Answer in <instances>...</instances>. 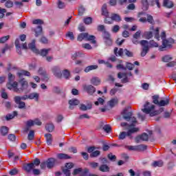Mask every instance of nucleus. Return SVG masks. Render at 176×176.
I'll list each match as a JSON object with an SVG mask.
<instances>
[{"label": "nucleus", "mask_w": 176, "mask_h": 176, "mask_svg": "<svg viewBox=\"0 0 176 176\" xmlns=\"http://www.w3.org/2000/svg\"><path fill=\"white\" fill-rule=\"evenodd\" d=\"M149 138V135L146 133H144L142 135L138 136L137 138H135V142H137V144H139L140 141H148Z\"/></svg>", "instance_id": "11"}, {"label": "nucleus", "mask_w": 176, "mask_h": 176, "mask_svg": "<svg viewBox=\"0 0 176 176\" xmlns=\"http://www.w3.org/2000/svg\"><path fill=\"white\" fill-rule=\"evenodd\" d=\"M140 45L142 46L141 56L145 57L148 52H149V47H159V44L155 42V41L151 40L149 42L146 40H142L140 41Z\"/></svg>", "instance_id": "1"}, {"label": "nucleus", "mask_w": 176, "mask_h": 176, "mask_svg": "<svg viewBox=\"0 0 176 176\" xmlns=\"http://www.w3.org/2000/svg\"><path fill=\"white\" fill-rule=\"evenodd\" d=\"M86 41L91 42V43H93L94 45H96V43H97V41H96V37L93 35H89V33H87Z\"/></svg>", "instance_id": "28"}, {"label": "nucleus", "mask_w": 176, "mask_h": 176, "mask_svg": "<svg viewBox=\"0 0 176 176\" xmlns=\"http://www.w3.org/2000/svg\"><path fill=\"white\" fill-rule=\"evenodd\" d=\"M81 176H89V169H84L83 172H82Z\"/></svg>", "instance_id": "64"}, {"label": "nucleus", "mask_w": 176, "mask_h": 176, "mask_svg": "<svg viewBox=\"0 0 176 176\" xmlns=\"http://www.w3.org/2000/svg\"><path fill=\"white\" fill-rule=\"evenodd\" d=\"M104 42L106 45V46H112V38L110 37V38H106L104 40Z\"/></svg>", "instance_id": "52"}, {"label": "nucleus", "mask_w": 176, "mask_h": 176, "mask_svg": "<svg viewBox=\"0 0 176 176\" xmlns=\"http://www.w3.org/2000/svg\"><path fill=\"white\" fill-rule=\"evenodd\" d=\"M91 104H88V106H86L85 104H81L80 105V111H87V109H91Z\"/></svg>", "instance_id": "40"}, {"label": "nucleus", "mask_w": 176, "mask_h": 176, "mask_svg": "<svg viewBox=\"0 0 176 176\" xmlns=\"http://www.w3.org/2000/svg\"><path fill=\"white\" fill-rule=\"evenodd\" d=\"M18 104V108L19 109H25V102L21 100L14 101Z\"/></svg>", "instance_id": "37"}, {"label": "nucleus", "mask_w": 176, "mask_h": 176, "mask_svg": "<svg viewBox=\"0 0 176 176\" xmlns=\"http://www.w3.org/2000/svg\"><path fill=\"white\" fill-rule=\"evenodd\" d=\"M118 47H115L114 48V54L115 56H116V57H118V56L120 57H123V55L124 54L125 56H126V57H133L134 54L133 53V52L127 50V49H124L123 50L122 48H120L118 52Z\"/></svg>", "instance_id": "4"}, {"label": "nucleus", "mask_w": 176, "mask_h": 176, "mask_svg": "<svg viewBox=\"0 0 176 176\" xmlns=\"http://www.w3.org/2000/svg\"><path fill=\"white\" fill-rule=\"evenodd\" d=\"M144 36L146 39H151L153 36V33L152 32H146L144 33Z\"/></svg>", "instance_id": "56"}, {"label": "nucleus", "mask_w": 176, "mask_h": 176, "mask_svg": "<svg viewBox=\"0 0 176 176\" xmlns=\"http://www.w3.org/2000/svg\"><path fill=\"white\" fill-rule=\"evenodd\" d=\"M35 137V132L32 130L30 131L28 135V140L29 141H32Z\"/></svg>", "instance_id": "44"}, {"label": "nucleus", "mask_w": 176, "mask_h": 176, "mask_svg": "<svg viewBox=\"0 0 176 176\" xmlns=\"http://www.w3.org/2000/svg\"><path fill=\"white\" fill-rule=\"evenodd\" d=\"M127 137V132L122 131L120 132V135H118V140H124Z\"/></svg>", "instance_id": "50"}, {"label": "nucleus", "mask_w": 176, "mask_h": 176, "mask_svg": "<svg viewBox=\"0 0 176 176\" xmlns=\"http://www.w3.org/2000/svg\"><path fill=\"white\" fill-rule=\"evenodd\" d=\"M15 46L16 47V50L18 51L19 54H21V51H20V49H28V47L27 46V43H21L20 40L19 38H16L15 41Z\"/></svg>", "instance_id": "8"}, {"label": "nucleus", "mask_w": 176, "mask_h": 176, "mask_svg": "<svg viewBox=\"0 0 176 176\" xmlns=\"http://www.w3.org/2000/svg\"><path fill=\"white\" fill-rule=\"evenodd\" d=\"M52 71L56 78H63V73H61V70L60 69V67L55 66L52 67Z\"/></svg>", "instance_id": "10"}, {"label": "nucleus", "mask_w": 176, "mask_h": 176, "mask_svg": "<svg viewBox=\"0 0 176 176\" xmlns=\"http://www.w3.org/2000/svg\"><path fill=\"white\" fill-rule=\"evenodd\" d=\"M120 30V26H119L118 25H115L114 26H113L111 31L112 32H114V34H116V32H119Z\"/></svg>", "instance_id": "54"}, {"label": "nucleus", "mask_w": 176, "mask_h": 176, "mask_svg": "<svg viewBox=\"0 0 176 176\" xmlns=\"http://www.w3.org/2000/svg\"><path fill=\"white\" fill-rule=\"evenodd\" d=\"M162 5L164 8H167L168 9H171V8L174 7V3L171 0H164Z\"/></svg>", "instance_id": "16"}, {"label": "nucleus", "mask_w": 176, "mask_h": 176, "mask_svg": "<svg viewBox=\"0 0 176 176\" xmlns=\"http://www.w3.org/2000/svg\"><path fill=\"white\" fill-rule=\"evenodd\" d=\"M29 100H34L36 102L39 101V94L33 92L29 94Z\"/></svg>", "instance_id": "17"}, {"label": "nucleus", "mask_w": 176, "mask_h": 176, "mask_svg": "<svg viewBox=\"0 0 176 176\" xmlns=\"http://www.w3.org/2000/svg\"><path fill=\"white\" fill-rule=\"evenodd\" d=\"M111 19L113 21H116L117 23H120V21L122 20V17H120V15L118 14H112L111 16Z\"/></svg>", "instance_id": "23"}, {"label": "nucleus", "mask_w": 176, "mask_h": 176, "mask_svg": "<svg viewBox=\"0 0 176 176\" xmlns=\"http://www.w3.org/2000/svg\"><path fill=\"white\" fill-rule=\"evenodd\" d=\"M143 10H148L149 9V3L148 0H142Z\"/></svg>", "instance_id": "36"}, {"label": "nucleus", "mask_w": 176, "mask_h": 176, "mask_svg": "<svg viewBox=\"0 0 176 176\" xmlns=\"http://www.w3.org/2000/svg\"><path fill=\"white\" fill-rule=\"evenodd\" d=\"M82 89L84 91H86L87 93H88V94H90L91 96H92V94H94V93H96V87H94L91 85H83Z\"/></svg>", "instance_id": "9"}, {"label": "nucleus", "mask_w": 176, "mask_h": 176, "mask_svg": "<svg viewBox=\"0 0 176 176\" xmlns=\"http://www.w3.org/2000/svg\"><path fill=\"white\" fill-rule=\"evenodd\" d=\"M63 173L66 176H70L71 175V170L69 169L66 168H64L63 169Z\"/></svg>", "instance_id": "60"}, {"label": "nucleus", "mask_w": 176, "mask_h": 176, "mask_svg": "<svg viewBox=\"0 0 176 176\" xmlns=\"http://www.w3.org/2000/svg\"><path fill=\"white\" fill-rule=\"evenodd\" d=\"M107 157L111 162H115L116 160V155L112 154V153L108 154Z\"/></svg>", "instance_id": "55"}, {"label": "nucleus", "mask_w": 176, "mask_h": 176, "mask_svg": "<svg viewBox=\"0 0 176 176\" xmlns=\"http://www.w3.org/2000/svg\"><path fill=\"white\" fill-rule=\"evenodd\" d=\"M15 116H17V111H13L12 113L7 114L6 116V120H12V119H14Z\"/></svg>", "instance_id": "25"}, {"label": "nucleus", "mask_w": 176, "mask_h": 176, "mask_svg": "<svg viewBox=\"0 0 176 176\" xmlns=\"http://www.w3.org/2000/svg\"><path fill=\"white\" fill-rule=\"evenodd\" d=\"M80 102L78 99H72L69 100V109H74V107H76V105H79Z\"/></svg>", "instance_id": "12"}, {"label": "nucleus", "mask_w": 176, "mask_h": 176, "mask_svg": "<svg viewBox=\"0 0 176 176\" xmlns=\"http://www.w3.org/2000/svg\"><path fill=\"white\" fill-rule=\"evenodd\" d=\"M134 64L127 62L126 64L125 70L129 69V71H133V69H134Z\"/></svg>", "instance_id": "45"}, {"label": "nucleus", "mask_w": 176, "mask_h": 176, "mask_svg": "<svg viewBox=\"0 0 176 176\" xmlns=\"http://www.w3.org/2000/svg\"><path fill=\"white\" fill-rule=\"evenodd\" d=\"M90 82L94 86H98L101 83V79L98 77H92Z\"/></svg>", "instance_id": "18"}, {"label": "nucleus", "mask_w": 176, "mask_h": 176, "mask_svg": "<svg viewBox=\"0 0 176 176\" xmlns=\"http://www.w3.org/2000/svg\"><path fill=\"white\" fill-rule=\"evenodd\" d=\"M102 36L104 41L105 39H109L111 38V34L106 30L102 33Z\"/></svg>", "instance_id": "57"}, {"label": "nucleus", "mask_w": 176, "mask_h": 176, "mask_svg": "<svg viewBox=\"0 0 176 176\" xmlns=\"http://www.w3.org/2000/svg\"><path fill=\"white\" fill-rule=\"evenodd\" d=\"M168 104H170V98H166V99H162L160 100L158 107H166V105H168Z\"/></svg>", "instance_id": "19"}, {"label": "nucleus", "mask_w": 176, "mask_h": 176, "mask_svg": "<svg viewBox=\"0 0 176 176\" xmlns=\"http://www.w3.org/2000/svg\"><path fill=\"white\" fill-rule=\"evenodd\" d=\"M49 52H50V49H43L39 52L38 54H41L43 57H45L49 54Z\"/></svg>", "instance_id": "41"}, {"label": "nucleus", "mask_w": 176, "mask_h": 176, "mask_svg": "<svg viewBox=\"0 0 176 176\" xmlns=\"http://www.w3.org/2000/svg\"><path fill=\"white\" fill-rule=\"evenodd\" d=\"M152 100H153V104H155V105H159V103L160 101V96L159 95H154L152 96Z\"/></svg>", "instance_id": "34"}, {"label": "nucleus", "mask_w": 176, "mask_h": 176, "mask_svg": "<svg viewBox=\"0 0 176 176\" xmlns=\"http://www.w3.org/2000/svg\"><path fill=\"white\" fill-rule=\"evenodd\" d=\"M97 68H98V65H89L85 68L84 72L86 73L90 72V71H94V69H97Z\"/></svg>", "instance_id": "24"}, {"label": "nucleus", "mask_w": 176, "mask_h": 176, "mask_svg": "<svg viewBox=\"0 0 176 176\" xmlns=\"http://www.w3.org/2000/svg\"><path fill=\"white\" fill-rule=\"evenodd\" d=\"M19 82L21 85V87L19 88ZM19 82H16V86L13 88V91L15 93H23V91L28 89V82L24 78L19 80Z\"/></svg>", "instance_id": "3"}, {"label": "nucleus", "mask_w": 176, "mask_h": 176, "mask_svg": "<svg viewBox=\"0 0 176 176\" xmlns=\"http://www.w3.org/2000/svg\"><path fill=\"white\" fill-rule=\"evenodd\" d=\"M163 164H164V163L163 161L160 160L153 162L151 166H153V167H163Z\"/></svg>", "instance_id": "38"}, {"label": "nucleus", "mask_w": 176, "mask_h": 176, "mask_svg": "<svg viewBox=\"0 0 176 176\" xmlns=\"http://www.w3.org/2000/svg\"><path fill=\"white\" fill-rule=\"evenodd\" d=\"M137 152H144L148 149V146L144 144H139L136 146Z\"/></svg>", "instance_id": "29"}, {"label": "nucleus", "mask_w": 176, "mask_h": 176, "mask_svg": "<svg viewBox=\"0 0 176 176\" xmlns=\"http://www.w3.org/2000/svg\"><path fill=\"white\" fill-rule=\"evenodd\" d=\"M110 168L107 164H102L99 166V171L102 173H109Z\"/></svg>", "instance_id": "20"}, {"label": "nucleus", "mask_w": 176, "mask_h": 176, "mask_svg": "<svg viewBox=\"0 0 176 176\" xmlns=\"http://www.w3.org/2000/svg\"><path fill=\"white\" fill-rule=\"evenodd\" d=\"M85 12H86V8L83 7V6H80L78 9V14L79 16H83Z\"/></svg>", "instance_id": "51"}, {"label": "nucleus", "mask_w": 176, "mask_h": 176, "mask_svg": "<svg viewBox=\"0 0 176 176\" xmlns=\"http://www.w3.org/2000/svg\"><path fill=\"white\" fill-rule=\"evenodd\" d=\"M23 168L27 173H31L35 168V166H34L32 163L25 164L23 166Z\"/></svg>", "instance_id": "14"}, {"label": "nucleus", "mask_w": 176, "mask_h": 176, "mask_svg": "<svg viewBox=\"0 0 176 176\" xmlns=\"http://www.w3.org/2000/svg\"><path fill=\"white\" fill-rule=\"evenodd\" d=\"M33 31H34V32H35L34 35H35L36 38H38V36H39V35H42V31H43L42 26L38 25L36 29H33Z\"/></svg>", "instance_id": "27"}, {"label": "nucleus", "mask_w": 176, "mask_h": 176, "mask_svg": "<svg viewBox=\"0 0 176 176\" xmlns=\"http://www.w3.org/2000/svg\"><path fill=\"white\" fill-rule=\"evenodd\" d=\"M104 102H105V100L102 99V98H99L98 99V101L95 102V105H104Z\"/></svg>", "instance_id": "58"}, {"label": "nucleus", "mask_w": 176, "mask_h": 176, "mask_svg": "<svg viewBox=\"0 0 176 176\" xmlns=\"http://www.w3.org/2000/svg\"><path fill=\"white\" fill-rule=\"evenodd\" d=\"M16 79V76L13 75L12 73L8 74V81L6 84V87L8 90H13L14 87H16L17 85V81H14Z\"/></svg>", "instance_id": "5"}, {"label": "nucleus", "mask_w": 176, "mask_h": 176, "mask_svg": "<svg viewBox=\"0 0 176 176\" xmlns=\"http://www.w3.org/2000/svg\"><path fill=\"white\" fill-rule=\"evenodd\" d=\"M63 74L65 78L69 79V76H71V73H69V70L65 69L63 70Z\"/></svg>", "instance_id": "48"}, {"label": "nucleus", "mask_w": 176, "mask_h": 176, "mask_svg": "<svg viewBox=\"0 0 176 176\" xmlns=\"http://www.w3.org/2000/svg\"><path fill=\"white\" fill-rule=\"evenodd\" d=\"M28 48L31 49V50L36 53V54H39V51L38 49H36V47L35 46V40H32V43L28 44Z\"/></svg>", "instance_id": "13"}, {"label": "nucleus", "mask_w": 176, "mask_h": 176, "mask_svg": "<svg viewBox=\"0 0 176 176\" xmlns=\"http://www.w3.org/2000/svg\"><path fill=\"white\" fill-rule=\"evenodd\" d=\"M87 38V33H81L78 36L77 41H78V42H82L83 39L86 41Z\"/></svg>", "instance_id": "32"}, {"label": "nucleus", "mask_w": 176, "mask_h": 176, "mask_svg": "<svg viewBox=\"0 0 176 176\" xmlns=\"http://www.w3.org/2000/svg\"><path fill=\"white\" fill-rule=\"evenodd\" d=\"M28 98H30V95H24V96H15L14 98V101H21V100H23V101H25V100H28Z\"/></svg>", "instance_id": "21"}, {"label": "nucleus", "mask_w": 176, "mask_h": 176, "mask_svg": "<svg viewBox=\"0 0 176 176\" xmlns=\"http://www.w3.org/2000/svg\"><path fill=\"white\" fill-rule=\"evenodd\" d=\"M56 156L58 159H60V160H67L68 159H71V156L65 153H58Z\"/></svg>", "instance_id": "22"}, {"label": "nucleus", "mask_w": 176, "mask_h": 176, "mask_svg": "<svg viewBox=\"0 0 176 176\" xmlns=\"http://www.w3.org/2000/svg\"><path fill=\"white\" fill-rule=\"evenodd\" d=\"M164 111V107L160 108L159 110L154 111L153 113H151V116H156V115H160L162 112Z\"/></svg>", "instance_id": "39"}, {"label": "nucleus", "mask_w": 176, "mask_h": 176, "mask_svg": "<svg viewBox=\"0 0 176 176\" xmlns=\"http://www.w3.org/2000/svg\"><path fill=\"white\" fill-rule=\"evenodd\" d=\"M26 126L27 127H32V126H34V120H29L26 122Z\"/></svg>", "instance_id": "63"}, {"label": "nucleus", "mask_w": 176, "mask_h": 176, "mask_svg": "<svg viewBox=\"0 0 176 176\" xmlns=\"http://www.w3.org/2000/svg\"><path fill=\"white\" fill-rule=\"evenodd\" d=\"M129 107L125 108L122 112V118L124 120H126V122H131V124L129 125V127H135V124L138 123V121H137V118L133 116V112L129 111Z\"/></svg>", "instance_id": "2"}, {"label": "nucleus", "mask_w": 176, "mask_h": 176, "mask_svg": "<svg viewBox=\"0 0 176 176\" xmlns=\"http://www.w3.org/2000/svg\"><path fill=\"white\" fill-rule=\"evenodd\" d=\"M45 129L49 133H52L53 130H54V125L53 124H47Z\"/></svg>", "instance_id": "42"}, {"label": "nucleus", "mask_w": 176, "mask_h": 176, "mask_svg": "<svg viewBox=\"0 0 176 176\" xmlns=\"http://www.w3.org/2000/svg\"><path fill=\"white\" fill-rule=\"evenodd\" d=\"M10 38V35H7L6 36H3L0 38V43H5L7 41H9V38Z\"/></svg>", "instance_id": "53"}, {"label": "nucleus", "mask_w": 176, "mask_h": 176, "mask_svg": "<svg viewBox=\"0 0 176 176\" xmlns=\"http://www.w3.org/2000/svg\"><path fill=\"white\" fill-rule=\"evenodd\" d=\"M138 131H140V128L137 127H133L131 129H129V131H127V136L130 137L131 134H134V133H138Z\"/></svg>", "instance_id": "31"}, {"label": "nucleus", "mask_w": 176, "mask_h": 176, "mask_svg": "<svg viewBox=\"0 0 176 176\" xmlns=\"http://www.w3.org/2000/svg\"><path fill=\"white\" fill-rule=\"evenodd\" d=\"M56 159L54 158H50L47 160V168H53L54 167V164L56 163Z\"/></svg>", "instance_id": "15"}, {"label": "nucleus", "mask_w": 176, "mask_h": 176, "mask_svg": "<svg viewBox=\"0 0 176 176\" xmlns=\"http://www.w3.org/2000/svg\"><path fill=\"white\" fill-rule=\"evenodd\" d=\"M66 36L67 38H69L71 39V41H74L75 39V36H74V32H68L66 34Z\"/></svg>", "instance_id": "59"}, {"label": "nucleus", "mask_w": 176, "mask_h": 176, "mask_svg": "<svg viewBox=\"0 0 176 176\" xmlns=\"http://www.w3.org/2000/svg\"><path fill=\"white\" fill-rule=\"evenodd\" d=\"M84 23H85V24H87V25L91 24V23H93V18L90 17V16L85 18Z\"/></svg>", "instance_id": "49"}, {"label": "nucleus", "mask_w": 176, "mask_h": 176, "mask_svg": "<svg viewBox=\"0 0 176 176\" xmlns=\"http://www.w3.org/2000/svg\"><path fill=\"white\" fill-rule=\"evenodd\" d=\"M171 60H173V57H171L170 55H166L162 57V61L164 63H169V61H171Z\"/></svg>", "instance_id": "46"}, {"label": "nucleus", "mask_w": 176, "mask_h": 176, "mask_svg": "<svg viewBox=\"0 0 176 176\" xmlns=\"http://www.w3.org/2000/svg\"><path fill=\"white\" fill-rule=\"evenodd\" d=\"M17 75L19 76V78H21V76H23V75L25 76H31V73L25 70H22L20 72H18Z\"/></svg>", "instance_id": "35"}, {"label": "nucleus", "mask_w": 176, "mask_h": 176, "mask_svg": "<svg viewBox=\"0 0 176 176\" xmlns=\"http://www.w3.org/2000/svg\"><path fill=\"white\" fill-rule=\"evenodd\" d=\"M148 23L151 24L152 25H155V20H153V16L151 14H147V19H146Z\"/></svg>", "instance_id": "47"}, {"label": "nucleus", "mask_w": 176, "mask_h": 176, "mask_svg": "<svg viewBox=\"0 0 176 176\" xmlns=\"http://www.w3.org/2000/svg\"><path fill=\"white\" fill-rule=\"evenodd\" d=\"M0 133L2 135H6V134L9 133V128H8V126H1L0 129Z\"/></svg>", "instance_id": "33"}, {"label": "nucleus", "mask_w": 176, "mask_h": 176, "mask_svg": "<svg viewBox=\"0 0 176 176\" xmlns=\"http://www.w3.org/2000/svg\"><path fill=\"white\" fill-rule=\"evenodd\" d=\"M142 111L146 115H150L151 116V114L153 113L155 111V104H153L149 102H146V103L144 104V108L142 109Z\"/></svg>", "instance_id": "7"}, {"label": "nucleus", "mask_w": 176, "mask_h": 176, "mask_svg": "<svg viewBox=\"0 0 176 176\" xmlns=\"http://www.w3.org/2000/svg\"><path fill=\"white\" fill-rule=\"evenodd\" d=\"M161 38L162 39V45L159 47V49L161 52H163L166 47H171V41L166 39V32H162L160 35Z\"/></svg>", "instance_id": "6"}, {"label": "nucleus", "mask_w": 176, "mask_h": 176, "mask_svg": "<svg viewBox=\"0 0 176 176\" xmlns=\"http://www.w3.org/2000/svg\"><path fill=\"white\" fill-rule=\"evenodd\" d=\"M159 32H160V28H157L153 32L154 34V38H155V39H157V41H160V36L159 35Z\"/></svg>", "instance_id": "43"}, {"label": "nucleus", "mask_w": 176, "mask_h": 176, "mask_svg": "<svg viewBox=\"0 0 176 176\" xmlns=\"http://www.w3.org/2000/svg\"><path fill=\"white\" fill-rule=\"evenodd\" d=\"M100 151H96L91 153V157H97V156H100Z\"/></svg>", "instance_id": "62"}, {"label": "nucleus", "mask_w": 176, "mask_h": 176, "mask_svg": "<svg viewBox=\"0 0 176 176\" xmlns=\"http://www.w3.org/2000/svg\"><path fill=\"white\" fill-rule=\"evenodd\" d=\"M118 102V98H115L109 100L107 102V104L108 105H109V107H111V108H113V107H115V105H116Z\"/></svg>", "instance_id": "30"}, {"label": "nucleus", "mask_w": 176, "mask_h": 176, "mask_svg": "<svg viewBox=\"0 0 176 176\" xmlns=\"http://www.w3.org/2000/svg\"><path fill=\"white\" fill-rule=\"evenodd\" d=\"M45 137L46 138V142L47 145H52V142H53V137L52 136V134L46 133L45 135Z\"/></svg>", "instance_id": "26"}, {"label": "nucleus", "mask_w": 176, "mask_h": 176, "mask_svg": "<svg viewBox=\"0 0 176 176\" xmlns=\"http://www.w3.org/2000/svg\"><path fill=\"white\" fill-rule=\"evenodd\" d=\"M103 130H104L106 133H111V126H110V125H108V124L104 125V126H103Z\"/></svg>", "instance_id": "61"}]
</instances>
